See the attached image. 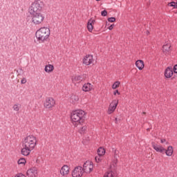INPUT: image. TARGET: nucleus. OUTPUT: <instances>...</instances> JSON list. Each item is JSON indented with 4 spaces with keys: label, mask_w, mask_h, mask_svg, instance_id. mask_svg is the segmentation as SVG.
<instances>
[{
    "label": "nucleus",
    "mask_w": 177,
    "mask_h": 177,
    "mask_svg": "<svg viewBox=\"0 0 177 177\" xmlns=\"http://www.w3.org/2000/svg\"><path fill=\"white\" fill-rule=\"evenodd\" d=\"M44 3L41 1H35L29 7V13L31 15L34 24H41L45 20V15L41 13Z\"/></svg>",
    "instance_id": "obj_1"
},
{
    "label": "nucleus",
    "mask_w": 177,
    "mask_h": 177,
    "mask_svg": "<svg viewBox=\"0 0 177 177\" xmlns=\"http://www.w3.org/2000/svg\"><path fill=\"white\" fill-rule=\"evenodd\" d=\"M23 149L21 153L23 156H30L32 150L37 146V138L34 136H28L23 141Z\"/></svg>",
    "instance_id": "obj_2"
},
{
    "label": "nucleus",
    "mask_w": 177,
    "mask_h": 177,
    "mask_svg": "<svg viewBox=\"0 0 177 177\" xmlns=\"http://www.w3.org/2000/svg\"><path fill=\"white\" fill-rule=\"evenodd\" d=\"M86 113L82 109L73 111L71 115V119L73 122L77 124H82L85 121V115Z\"/></svg>",
    "instance_id": "obj_3"
},
{
    "label": "nucleus",
    "mask_w": 177,
    "mask_h": 177,
    "mask_svg": "<svg viewBox=\"0 0 177 177\" xmlns=\"http://www.w3.org/2000/svg\"><path fill=\"white\" fill-rule=\"evenodd\" d=\"M35 35L37 41L44 42L49 38V35H50V30L49 28H41L39 30H37Z\"/></svg>",
    "instance_id": "obj_4"
},
{
    "label": "nucleus",
    "mask_w": 177,
    "mask_h": 177,
    "mask_svg": "<svg viewBox=\"0 0 177 177\" xmlns=\"http://www.w3.org/2000/svg\"><path fill=\"white\" fill-rule=\"evenodd\" d=\"M55 104H56V102L53 97H47L44 102V107L46 109H52Z\"/></svg>",
    "instance_id": "obj_5"
},
{
    "label": "nucleus",
    "mask_w": 177,
    "mask_h": 177,
    "mask_svg": "<svg viewBox=\"0 0 177 177\" xmlns=\"http://www.w3.org/2000/svg\"><path fill=\"white\" fill-rule=\"evenodd\" d=\"M118 106V100H114L109 105V114H111V113H114Z\"/></svg>",
    "instance_id": "obj_6"
},
{
    "label": "nucleus",
    "mask_w": 177,
    "mask_h": 177,
    "mask_svg": "<svg viewBox=\"0 0 177 177\" xmlns=\"http://www.w3.org/2000/svg\"><path fill=\"white\" fill-rule=\"evenodd\" d=\"M93 61V56L88 55H86L83 59V64L86 66H89Z\"/></svg>",
    "instance_id": "obj_7"
},
{
    "label": "nucleus",
    "mask_w": 177,
    "mask_h": 177,
    "mask_svg": "<svg viewBox=\"0 0 177 177\" xmlns=\"http://www.w3.org/2000/svg\"><path fill=\"white\" fill-rule=\"evenodd\" d=\"M174 75V70L171 66H168L165 71V77L166 78H171Z\"/></svg>",
    "instance_id": "obj_8"
},
{
    "label": "nucleus",
    "mask_w": 177,
    "mask_h": 177,
    "mask_svg": "<svg viewBox=\"0 0 177 177\" xmlns=\"http://www.w3.org/2000/svg\"><path fill=\"white\" fill-rule=\"evenodd\" d=\"M152 147H153V149L156 150V151H157L158 153H162V154H164V151H165V149L162 146L157 145H156V143L152 142Z\"/></svg>",
    "instance_id": "obj_9"
},
{
    "label": "nucleus",
    "mask_w": 177,
    "mask_h": 177,
    "mask_svg": "<svg viewBox=\"0 0 177 177\" xmlns=\"http://www.w3.org/2000/svg\"><path fill=\"white\" fill-rule=\"evenodd\" d=\"M96 21L95 19H90L87 23V30L89 32H92L93 30V25L94 23Z\"/></svg>",
    "instance_id": "obj_10"
},
{
    "label": "nucleus",
    "mask_w": 177,
    "mask_h": 177,
    "mask_svg": "<svg viewBox=\"0 0 177 177\" xmlns=\"http://www.w3.org/2000/svg\"><path fill=\"white\" fill-rule=\"evenodd\" d=\"M93 86L91 83L88 82L83 85L82 91L84 92H89L91 89H93Z\"/></svg>",
    "instance_id": "obj_11"
},
{
    "label": "nucleus",
    "mask_w": 177,
    "mask_h": 177,
    "mask_svg": "<svg viewBox=\"0 0 177 177\" xmlns=\"http://www.w3.org/2000/svg\"><path fill=\"white\" fill-rule=\"evenodd\" d=\"M68 172H70V168H68V166L65 165L61 168L60 174L63 176H64V175H68Z\"/></svg>",
    "instance_id": "obj_12"
},
{
    "label": "nucleus",
    "mask_w": 177,
    "mask_h": 177,
    "mask_svg": "<svg viewBox=\"0 0 177 177\" xmlns=\"http://www.w3.org/2000/svg\"><path fill=\"white\" fill-rule=\"evenodd\" d=\"M136 66L137 68H138V70H143L145 67V62H143V60L139 59L136 62Z\"/></svg>",
    "instance_id": "obj_13"
},
{
    "label": "nucleus",
    "mask_w": 177,
    "mask_h": 177,
    "mask_svg": "<svg viewBox=\"0 0 177 177\" xmlns=\"http://www.w3.org/2000/svg\"><path fill=\"white\" fill-rule=\"evenodd\" d=\"M82 169V167L81 166H77L75 167V169L73 170L72 172V176L73 177H77V174H80V171Z\"/></svg>",
    "instance_id": "obj_14"
},
{
    "label": "nucleus",
    "mask_w": 177,
    "mask_h": 177,
    "mask_svg": "<svg viewBox=\"0 0 177 177\" xmlns=\"http://www.w3.org/2000/svg\"><path fill=\"white\" fill-rule=\"evenodd\" d=\"M164 153H165L166 156L171 157V156H172V154L174 153V147H172V146H169L167 147V149H165Z\"/></svg>",
    "instance_id": "obj_15"
},
{
    "label": "nucleus",
    "mask_w": 177,
    "mask_h": 177,
    "mask_svg": "<svg viewBox=\"0 0 177 177\" xmlns=\"http://www.w3.org/2000/svg\"><path fill=\"white\" fill-rule=\"evenodd\" d=\"M53 70H55V66L52 64L46 65L44 68V71H46V73H52Z\"/></svg>",
    "instance_id": "obj_16"
},
{
    "label": "nucleus",
    "mask_w": 177,
    "mask_h": 177,
    "mask_svg": "<svg viewBox=\"0 0 177 177\" xmlns=\"http://www.w3.org/2000/svg\"><path fill=\"white\" fill-rule=\"evenodd\" d=\"M117 175L115 174V172L111 171H107L105 173L104 175V177H116Z\"/></svg>",
    "instance_id": "obj_17"
},
{
    "label": "nucleus",
    "mask_w": 177,
    "mask_h": 177,
    "mask_svg": "<svg viewBox=\"0 0 177 177\" xmlns=\"http://www.w3.org/2000/svg\"><path fill=\"white\" fill-rule=\"evenodd\" d=\"M105 153H106V151L104 150V149L100 147L97 149L98 156H104Z\"/></svg>",
    "instance_id": "obj_18"
},
{
    "label": "nucleus",
    "mask_w": 177,
    "mask_h": 177,
    "mask_svg": "<svg viewBox=\"0 0 177 177\" xmlns=\"http://www.w3.org/2000/svg\"><path fill=\"white\" fill-rule=\"evenodd\" d=\"M88 165H92V162H89V161H86L84 165H83V168L82 169V171H84V172H85V171H86V167H88Z\"/></svg>",
    "instance_id": "obj_19"
},
{
    "label": "nucleus",
    "mask_w": 177,
    "mask_h": 177,
    "mask_svg": "<svg viewBox=\"0 0 177 177\" xmlns=\"http://www.w3.org/2000/svg\"><path fill=\"white\" fill-rule=\"evenodd\" d=\"M27 174H37V167H32L27 171Z\"/></svg>",
    "instance_id": "obj_20"
},
{
    "label": "nucleus",
    "mask_w": 177,
    "mask_h": 177,
    "mask_svg": "<svg viewBox=\"0 0 177 177\" xmlns=\"http://www.w3.org/2000/svg\"><path fill=\"white\" fill-rule=\"evenodd\" d=\"M168 6H171L174 9H177V2L171 1L170 3H168Z\"/></svg>",
    "instance_id": "obj_21"
},
{
    "label": "nucleus",
    "mask_w": 177,
    "mask_h": 177,
    "mask_svg": "<svg viewBox=\"0 0 177 177\" xmlns=\"http://www.w3.org/2000/svg\"><path fill=\"white\" fill-rule=\"evenodd\" d=\"M163 50H165L166 52H169L171 50V45L166 44L163 46Z\"/></svg>",
    "instance_id": "obj_22"
},
{
    "label": "nucleus",
    "mask_w": 177,
    "mask_h": 177,
    "mask_svg": "<svg viewBox=\"0 0 177 177\" xmlns=\"http://www.w3.org/2000/svg\"><path fill=\"white\" fill-rule=\"evenodd\" d=\"M87 127L86 126H83L81 129L79 130L80 133H81V135H84V133H85V132L86 131Z\"/></svg>",
    "instance_id": "obj_23"
},
{
    "label": "nucleus",
    "mask_w": 177,
    "mask_h": 177,
    "mask_svg": "<svg viewBox=\"0 0 177 177\" xmlns=\"http://www.w3.org/2000/svg\"><path fill=\"white\" fill-rule=\"evenodd\" d=\"M120 84H121V83L118 81L115 82L113 83V84L112 85V88L117 89V88H118V86H120Z\"/></svg>",
    "instance_id": "obj_24"
},
{
    "label": "nucleus",
    "mask_w": 177,
    "mask_h": 177,
    "mask_svg": "<svg viewBox=\"0 0 177 177\" xmlns=\"http://www.w3.org/2000/svg\"><path fill=\"white\" fill-rule=\"evenodd\" d=\"M73 81H82V76L81 75L75 76L74 78H73Z\"/></svg>",
    "instance_id": "obj_25"
},
{
    "label": "nucleus",
    "mask_w": 177,
    "mask_h": 177,
    "mask_svg": "<svg viewBox=\"0 0 177 177\" xmlns=\"http://www.w3.org/2000/svg\"><path fill=\"white\" fill-rule=\"evenodd\" d=\"M18 164L19 165H21V164H26V159L21 158L19 160H18Z\"/></svg>",
    "instance_id": "obj_26"
},
{
    "label": "nucleus",
    "mask_w": 177,
    "mask_h": 177,
    "mask_svg": "<svg viewBox=\"0 0 177 177\" xmlns=\"http://www.w3.org/2000/svg\"><path fill=\"white\" fill-rule=\"evenodd\" d=\"M107 10H104L101 12V16H102V17H106V16H107Z\"/></svg>",
    "instance_id": "obj_27"
},
{
    "label": "nucleus",
    "mask_w": 177,
    "mask_h": 177,
    "mask_svg": "<svg viewBox=\"0 0 177 177\" xmlns=\"http://www.w3.org/2000/svg\"><path fill=\"white\" fill-rule=\"evenodd\" d=\"M108 21L109 23H114V21H115V17H109Z\"/></svg>",
    "instance_id": "obj_28"
},
{
    "label": "nucleus",
    "mask_w": 177,
    "mask_h": 177,
    "mask_svg": "<svg viewBox=\"0 0 177 177\" xmlns=\"http://www.w3.org/2000/svg\"><path fill=\"white\" fill-rule=\"evenodd\" d=\"M100 157L102 156H95V160L96 162H100V161H102V158H100Z\"/></svg>",
    "instance_id": "obj_29"
},
{
    "label": "nucleus",
    "mask_w": 177,
    "mask_h": 177,
    "mask_svg": "<svg viewBox=\"0 0 177 177\" xmlns=\"http://www.w3.org/2000/svg\"><path fill=\"white\" fill-rule=\"evenodd\" d=\"M83 171L82 169L79 171V174H77V177H82V175H84V171Z\"/></svg>",
    "instance_id": "obj_30"
},
{
    "label": "nucleus",
    "mask_w": 177,
    "mask_h": 177,
    "mask_svg": "<svg viewBox=\"0 0 177 177\" xmlns=\"http://www.w3.org/2000/svg\"><path fill=\"white\" fill-rule=\"evenodd\" d=\"M173 71L175 74H177V64L174 65L173 68Z\"/></svg>",
    "instance_id": "obj_31"
},
{
    "label": "nucleus",
    "mask_w": 177,
    "mask_h": 177,
    "mask_svg": "<svg viewBox=\"0 0 177 177\" xmlns=\"http://www.w3.org/2000/svg\"><path fill=\"white\" fill-rule=\"evenodd\" d=\"M13 109L15 111H19V106L17 105V104H15L13 106Z\"/></svg>",
    "instance_id": "obj_32"
},
{
    "label": "nucleus",
    "mask_w": 177,
    "mask_h": 177,
    "mask_svg": "<svg viewBox=\"0 0 177 177\" xmlns=\"http://www.w3.org/2000/svg\"><path fill=\"white\" fill-rule=\"evenodd\" d=\"M21 84H26V82H27V80L26 78H23L21 81Z\"/></svg>",
    "instance_id": "obj_33"
},
{
    "label": "nucleus",
    "mask_w": 177,
    "mask_h": 177,
    "mask_svg": "<svg viewBox=\"0 0 177 177\" xmlns=\"http://www.w3.org/2000/svg\"><path fill=\"white\" fill-rule=\"evenodd\" d=\"M109 30H110V31H111V30H113V28H114V24H111L110 26H109Z\"/></svg>",
    "instance_id": "obj_34"
},
{
    "label": "nucleus",
    "mask_w": 177,
    "mask_h": 177,
    "mask_svg": "<svg viewBox=\"0 0 177 177\" xmlns=\"http://www.w3.org/2000/svg\"><path fill=\"white\" fill-rule=\"evenodd\" d=\"M120 95V91H118V90H115L114 92H113V95L115 96V95Z\"/></svg>",
    "instance_id": "obj_35"
},
{
    "label": "nucleus",
    "mask_w": 177,
    "mask_h": 177,
    "mask_svg": "<svg viewBox=\"0 0 177 177\" xmlns=\"http://www.w3.org/2000/svg\"><path fill=\"white\" fill-rule=\"evenodd\" d=\"M93 171V165H91V167H89V172H92Z\"/></svg>",
    "instance_id": "obj_36"
},
{
    "label": "nucleus",
    "mask_w": 177,
    "mask_h": 177,
    "mask_svg": "<svg viewBox=\"0 0 177 177\" xmlns=\"http://www.w3.org/2000/svg\"><path fill=\"white\" fill-rule=\"evenodd\" d=\"M15 177H26V176L21 174H19V175L16 176Z\"/></svg>",
    "instance_id": "obj_37"
},
{
    "label": "nucleus",
    "mask_w": 177,
    "mask_h": 177,
    "mask_svg": "<svg viewBox=\"0 0 177 177\" xmlns=\"http://www.w3.org/2000/svg\"><path fill=\"white\" fill-rule=\"evenodd\" d=\"M165 142H166L165 139L160 140V143H164Z\"/></svg>",
    "instance_id": "obj_38"
},
{
    "label": "nucleus",
    "mask_w": 177,
    "mask_h": 177,
    "mask_svg": "<svg viewBox=\"0 0 177 177\" xmlns=\"http://www.w3.org/2000/svg\"><path fill=\"white\" fill-rule=\"evenodd\" d=\"M114 153H115V156H117V154H118V151H117V150H115V152H114Z\"/></svg>",
    "instance_id": "obj_39"
},
{
    "label": "nucleus",
    "mask_w": 177,
    "mask_h": 177,
    "mask_svg": "<svg viewBox=\"0 0 177 177\" xmlns=\"http://www.w3.org/2000/svg\"><path fill=\"white\" fill-rule=\"evenodd\" d=\"M115 122L117 123L118 121V119L116 118L115 119Z\"/></svg>",
    "instance_id": "obj_40"
},
{
    "label": "nucleus",
    "mask_w": 177,
    "mask_h": 177,
    "mask_svg": "<svg viewBox=\"0 0 177 177\" xmlns=\"http://www.w3.org/2000/svg\"><path fill=\"white\" fill-rule=\"evenodd\" d=\"M97 1H100V0H96Z\"/></svg>",
    "instance_id": "obj_41"
},
{
    "label": "nucleus",
    "mask_w": 177,
    "mask_h": 177,
    "mask_svg": "<svg viewBox=\"0 0 177 177\" xmlns=\"http://www.w3.org/2000/svg\"><path fill=\"white\" fill-rule=\"evenodd\" d=\"M85 77H86V75H84Z\"/></svg>",
    "instance_id": "obj_42"
}]
</instances>
